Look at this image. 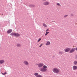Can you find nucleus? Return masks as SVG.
Instances as JSON below:
<instances>
[{
  "mask_svg": "<svg viewBox=\"0 0 77 77\" xmlns=\"http://www.w3.org/2000/svg\"><path fill=\"white\" fill-rule=\"evenodd\" d=\"M12 32V29H9L7 31V32L8 34H10V33H11Z\"/></svg>",
  "mask_w": 77,
  "mask_h": 77,
  "instance_id": "nucleus-9",
  "label": "nucleus"
},
{
  "mask_svg": "<svg viewBox=\"0 0 77 77\" xmlns=\"http://www.w3.org/2000/svg\"><path fill=\"white\" fill-rule=\"evenodd\" d=\"M38 75H39L38 73H35L34 74V75L36 77V76H37Z\"/></svg>",
  "mask_w": 77,
  "mask_h": 77,
  "instance_id": "nucleus-13",
  "label": "nucleus"
},
{
  "mask_svg": "<svg viewBox=\"0 0 77 77\" xmlns=\"http://www.w3.org/2000/svg\"><path fill=\"white\" fill-rule=\"evenodd\" d=\"M72 68L73 70H75L77 69V66H73Z\"/></svg>",
  "mask_w": 77,
  "mask_h": 77,
  "instance_id": "nucleus-8",
  "label": "nucleus"
},
{
  "mask_svg": "<svg viewBox=\"0 0 77 77\" xmlns=\"http://www.w3.org/2000/svg\"><path fill=\"white\" fill-rule=\"evenodd\" d=\"M11 35H14L15 37H18L20 36V34L18 33L12 32L10 34Z\"/></svg>",
  "mask_w": 77,
  "mask_h": 77,
  "instance_id": "nucleus-3",
  "label": "nucleus"
},
{
  "mask_svg": "<svg viewBox=\"0 0 77 77\" xmlns=\"http://www.w3.org/2000/svg\"><path fill=\"white\" fill-rule=\"evenodd\" d=\"M2 15H3V14H2Z\"/></svg>",
  "mask_w": 77,
  "mask_h": 77,
  "instance_id": "nucleus-27",
  "label": "nucleus"
},
{
  "mask_svg": "<svg viewBox=\"0 0 77 77\" xmlns=\"http://www.w3.org/2000/svg\"><path fill=\"white\" fill-rule=\"evenodd\" d=\"M7 74V73H6V72H5L4 73H2V74L3 75H5Z\"/></svg>",
  "mask_w": 77,
  "mask_h": 77,
  "instance_id": "nucleus-21",
  "label": "nucleus"
},
{
  "mask_svg": "<svg viewBox=\"0 0 77 77\" xmlns=\"http://www.w3.org/2000/svg\"><path fill=\"white\" fill-rule=\"evenodd\" d=\"M70 49L69 48H67L64 50V51L66 52H68L70 51Z\"/></svg>",
  "mask_w": 77,
  "mask_h": 77,
  "instance_id": "nucleus-7",
  "label": "nucleus"
},
{
  "mask_svg": "<svg viewBox=\"0 0 77 77\" xmlns=\"http://www.w3.org/2000/svg\"><path fill=\"white\" fill-rule=\"evenodd\" d=\"M43 1H46V0H42Z\"/></svg>",
  "mask_w": 77,
  "mask_h": 77,
  "instance_id": "nucleus-26",
  "label": "nucleus"
},
{
  "mask_svg": "<svg viewBox=\"0 0 77 77\" xmlns=\"http://www.w3.org/2000/svg\"><path fill=\"white\" fill-rule=\"evenodd\" d=\"M36 77H42V75H38Z\"/></svg>",
  "mask_w": 77,
  "mask_h": 77,
  "instance_id": "nucleus-18",
  "label": "nucleus"
},
{
  "mask_svg": "<svg viewBox=\"0 0 77 77\" xmlns=\"http://www.w3.org/2000/svg\"><path fill=\"white\" fill-rule=\"evenodd\" d=\"M23 63L24 65H29V63L28 61H24L23 62Z\"/></svg>",
  "mask_w": 77,
  "mask_h": 77,
  "instance_id": "nucleus-4",
  "label": "nucleus"
},
{
  "mask_svg": "<svg viewBox=\"0 0 77 77\" xmlns=\"http://www.w3.org/2000/svg\"><path fill=\"white\" fill-rule=\"evenodd\" d=\"M34 6H33V7H34Z\"/></svg>",
  "mask_w": 77,
  "mask_h": 77,
  "instance_id": "nucleus-28",
  "label": "nucleus"
},
{
  "mask_svg": "<svg viewBox=\"0 0 77 77\" xmlns=\"http://www.w3.org/2000/svg\"><path fill=\"white\" fill-rule=\"evenodd\" d=\"M50 45V42L49 41H48L46 44V45L47 46Z\"/></svg>",
  "mask_w": 77,
  "mask_h": 77,
  "instance_id": "nucleus-12",
  "label": "nucleus"
},
{
  "mask_svg": "<svg viewBox=\"0 0 77 77\" xmlns=\"http://www.w3.org/2000/svg\"><path fill=\"white\" fill-rule=\"evenodd\" d=\"M48 30H49V28H48V29H47L46 30V32H48Z\"/></svg>",
  "mask_w": 77,
  "mask_h": 77,
  "instance_id": "nucleus-24",
  "label": "nucleus"
},
{
  "mask_svg": "<svg viewBox=\"0 0 77 77\" xmlns=\"http://www.w3.org/2000/svg\"><path fill=\"white\" fill-rule=\"evenodd\" d=\"M49 33V32H46L45 34V35L46 36L47 35H48Z\"/></svg>",
  "mask_w": 77,
  "mask_h": 77,
  "instance_id": "nucleus-17",
  "label": "nucleus"
},
{
  "mask_svg": "<svg viewBox=\"0 0 77 77\" xmlns=\"http://www.w3.org/2000/svg\"><path fill=\"white\" fill-rule=\"evenodd\" d=\"M74 65H76L77 64V61H74Z\"/></svg>",
  "mask_w": 77,
  "mask_h": 77,
  "instance_id": "nucleus-14",
  "label": "nucleus"
},
{
  "mask_svg": "<svg viewBox=\"0 0 77 77\" xmlns=\"http://www.w3.org/2000/svg\"><path fill=\"white\" fill-rule=\"evenodd\" d=\"M43 5L46 6L48 5H49V2H45L43 3Z\"/></svg>",
  "mask_w": 77,
  "mask_h": 77,
  "instance_id": "nucleus-6",
  "label": "nucleus"
},
{
  "mask_svg": "<svg viewBox=\"0 0 77 77\" xmlns=\"http://www.w3.org/2000/svg\"><path fill=\"white\" fill-rule=\"evenodd\" d=\"M68 17V15H65V16H64V17Z\"/></svg>",
  "mask_w": 77,
  "mask_h": 77,
  "instance_id": "nucleus-23",
  "label": "nucleus"
},
{
  "mask_svg": "<svg viewBox=\"0 0 77 77\" xmlns=\"http://www.w3.org/2000/svg\"><path fill=\"white\" fill-rule=\"evenodd\" d=\"M59 53L60 54H63V53L61 51H59Z\"/></svg>",
  "mask_w": 77,
  "mask_h": 77,
  "instance_id": "nucleus-19",
  "label": "nucleus"
},
{
  "mask_svg": "<svg viewBox=\"0 0 77 77\" xmlns=\"http://www.w3.org/2000/svg\"><path fill=\"white\" fill-rule=\"evenodd\" d=\"M52 71L54 73L56 74L60 72V69H57V68H54L52 69Z\"/></svg>",
  "mask_w": 77,
  "mask_h": 77,
  "instance_id": "nucleus-2",
  "label": "nucleus"
},
{
  "mask_svg": "<svg viewBox=\"0 0 77 77\" xmlns=\"http://www.w3.org/2000/svg\"><path fill=\"white\" fill-rule=\"evenodd\" d=\"M75 51V48H72L70 51V53H73L74 51Z\"/></svg>",
  "mask_w": 77,
  "mask_h": 77,
  "instance_id": "nucleus-5",
  "label": "nucleus"
},
{
  "mask_svg": "<svg viewBox=\"0 0 77 77\" xmlns=\"http://www.w3.org/2000/svg\"><path fill=\"white\" fill-rule=\"evenodd\" d=\"M75 58L77 59V55L75 56Z\"/></svg>",
  "mask_w": 77,
  "mask_h": 77,
  "instance_id": "nucleus-25",
  "label": "nucleus"
},
{
  "mask_svg": "<svg viewBox=\"0 0 77 77\" xmlns=\"http://www.w3.org/2000/svg\"><path fill=\"white\" fill-rule=\"evenodd\" d=\"M17 46L18 47H21V45L19 44H17Z\"/></svg>",
  "mask_w": 77,
  "mask_h": 77,
  "instance_id": "nucleus-16",
  "label": "nucleus"
},
{
  "mask_svg": "<svg viewBox=\"0 0 77 77\" xmlns=\"http://www.w3.org/2000/svg\"><path fill=\"white\" fill-rule=\"evenodd\" d=\"M43 26L45 28H47L48 27V25L45 23H43Z\"/></svg>",
  "mask_w": 77,
  "mask_h": 77,
  "instance_id": "nucleus-11",
  "label": "nucleus"
},
{
  "mask_svg": "<svg viewBox=\"0 0 77 77\" xmlns=\"http://www.w3.org/2000/svg\"><path fill=\"white\" fill-rule=\"evenodd\" d=\"M36 65L39 67H41L43 66V67H42V68L40 69V71H41L43 72H45L47 71V66H45V65H44L43 63H39L38 64H37Z\"/></svg>",
  "mask_w": 77,
  "mask_h": 77,
  "instance_id": "nucleus-1",
  "label": "nucleus"
},
{
  "mask_svg": "<svg viewBox=\"0 0 77 77\" xmlns=\"http://www.w3.org/2000/svg\"><path fill=\"white\" fill-rule=\"evenodd\" d=\"M41 39L40 38H39L38 39V40L37 42H40V41H41Z\"/></svg>",
  "mask_w": 77,
  "mask_h": 77,
  "instance_id": "nucleus-20",
  "label": "nucleus"
},
{
  "mask_svg": "<svg viewBox=\"0 0 77 77\" xmlns=\"http://www.w3.org/2000/svg\"><path fill=\"white\" fill-rule=\"evenodd\" d=\"M57 6H58L59 7H60L61 6V5L60 4L58 3H57Z\"/></svg>",
  "mask_w": 77,
  "mask_h": 77,
  "instance_id": "nucleus-15",
  "label": "nucleus"
},
{
  "mask_svg": "<svg viewBox=\"0 0 77 77\" xmlns=\"http://www.w3.org/2000/svg\"><path fill=\"white\" fill-rule=\"evenodd\" d=\"M5 62L4 60H0V64H2Z\"/></svg>",
  "mask_w": 77,
  "mask_h": 77,
  "instance_id": "nucleus-10",
  "label": "nucleus"
},
{
  "mask_svg": "<svg viewBox=\"0 0 77 77\" xmlns=\"http://www.w3.org/2000/svg\"><path fill=\"white\" fill-rule=\"evenodd\" d=\"M43 45V44H42L41 45H40L39 46V47H41Z\"/></svg>",
  "mask_w": 77,
  "mask_h": 77,
  "instance_id": "nucleus-22",
  "label": "nucleus"
}]
</instances>
